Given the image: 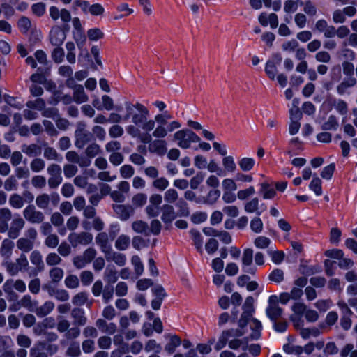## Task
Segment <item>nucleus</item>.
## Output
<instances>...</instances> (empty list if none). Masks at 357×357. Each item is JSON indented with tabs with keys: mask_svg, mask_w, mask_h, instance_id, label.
I'll return each mask as SVG.
<instances>
[{
	"mask_svg": "<svg viewBox=\"0 0 357 357\" xmlns=\"http://www.w3.org/2000/svg\"><path fill=\"white\" fill-rule=\"evenodd\" d=\"M126 114L123 120L131 119V121L137 126L141 127L146 132L152 131L155 128V121L148 120L149 116V109L142 104L137 102L132 104L130 102H125Z\"/></svg>",
	"mask_w": 357,
	"mask_h": 357,
	"instance_id": "obj_1",
	"label": "nucleus"
},
{
	"mask_svg": "<svg viewBox=\"0 0 357 357\" xmlns=\"http://www.w3.org/2000/svg\"><path fill=\"white\" fill-rule=\"evenodd\" d=\"M174 139L177 141L178 146L182 149H188L192 142H199L200 137L190 129H183L174 135Z\"/></svg>",
	"mask_w": 357,
	"mask_h": 357,
	"instance_id": "obj_2",
	"label": "nucleus"
},
{
	"mask_svg": "<svg viewBox=\"0 0 357 357\" xmlns=\"http://www.w3.org/2000/svg\"><path fill=\"white\" fill-rule=\"evenodd\" d=\"M58 351V347L44 341L37 342L30 349V357H48Z\"/></svg>",
	"mask_w": 357,
	"mask_h": 357,
	"instance_id": "obj_3",
	"label": "nucleus"
},
{
	"mask_svg": "<svg viewBox=\"0 0 357 357\" xmlns=\"http://www.w3.org/2000/svg\"><path fill=\"white\" fill-rule=\"evenodd\" d=\"M93 238V234L87 231L73 232L68 235V241L70 245L75 248L79 245L86 246L91 244Z\"/></svg>",
	"mask_w": 357,
	"mask_h": 357,
	"instance_id": "obj_4",
	"label": "nucleus"
},
{
	"mask_svg": "<svg viewBox=\"0 0 357 357\" xmlns=\"http://www.w3.org/2000/svg\"><path fill=\"white\" fill-rule=\"evenodd\" d=\"M47 172L50 175L47 180L48 185L50 189H56L62 183V169L61 167L55 163L48 166Z\"/></svg>",
	"mask_w": 357,
	"mask_h": 357,
	"instance_id": "obj_5",
	"label": "nucleus"
},
{
	"mask_svg": "<svg viewBox=\"0 0 357 357\" xmlns=\"http://www.w3.org/2000/svg\"><path fill=\"white\" fill-rule=\"evenodd\" d=\"M23 216L26 220L31 224H40L45 220L44 213L36 209L33 204L28 205L23 211Z\"/></svg>",
	"mask_w": 357,
	"mask_h": 357,
	"instance_id": "obj_6",
	"label": "nucleus"
},
{
	"mask_svg": "<svg viewBox=\"0 0 357 357\" xmlns=\"http://www.w3.org/2000/svg\"><path fill=\"white\" fill-rule=\"evenodd\" d=\"M75 146L78 149H83L93 139V134L84 128V126H78L75 131Z\"/></svg>",
	"mask_w": 357,
	"mask_h": 357,
	"instance_id": "obj_7",
	"label": "nucleus"
},
{
	"mask_svg": "<svg viewBox=\"0 0 357 357\" xmlns=\"http://www.w3.org/2000/svg\"><path fill=\"white\" fill-rule=\"evenodd\" d=\"M112 208L116 216L122 221L128 220L135 213V209L131 205L113 204Z\"/></svg>",
	"mask_w": 357,
	"mask_h": 357,
	"instance_id": "obj_8",
	"label": "nucleus"
},
{
	"mask_svg": "<svg viewBox=\"0 0 357 357\" xmlns=\"http://www.w3.org/2000/svg\"><path fill=\"white\" fill-rule=\"evenodd\" d=\"M253 260V250L251 248H247L244 250L243 257H242V263H243V270L244 272L248 273L255 275L257 271V268L255 266H250L252 264Z\"/></svg>",
	"mask_w": 357,
	"mask_h": 357,
	"instance_id": "obj_9",
	"label": "nucleus"
},
{
	"mask_svg": "<svg viewBox=\"0 0 357 357\" xmlns=\"http://www.w3.org/2000/svg\"><path fill=\"white\" fill-rule=\"evenodd\" d=\"M25 222L22 218L19 215L13 219L10 227L8 231V236L10 238H17L20 233V231L24 227Z\"/></svg>",
	"mask_w": 357,
	"mask_h": 357,
	"instance_id": "obj_10",
	"label": "nucleus"
},
{
	"mask_svg": "<svg viewBox=\"0 0 357 357\" xmlns=\"http://www.w3.org/2000/svg\"><path fill=\"white\" fill-rule=\"evenodd\" d=\"M95 241L102 253L106 254L108 251L112 250L111 240L107 233L104 231L99 232L96 236Z\"/></svg>",
	"mask_w": 357,
	"mask_h": 357,
	"instance_id": "obj_11",
	"label": "nucleus"
},
{
	"mask_svg": "<svg viewBox=\"0 0 357 357\" xmlns=\"http://www.w3.org/2000/svg\"><path fill=\"white\" fill-rule=\"evenodd\" d=\"M31 263L35 266L33 270V274L36 275L45 270V264L43 260V256L39 250H35L30 255Z\"/></svg>",
	"mask_w": 357,
	"mask_h": 357,
	"instance_id": "obj_12",
	"label": "nucleus"
},
{
	"mask_svg": "<svg viewBox=\"0 0 357 357\" xmlns=\"http://www.w3.org/2000/svg\"><path fill=\"white\" fill-rule=\"evenodd\" d=\"M66 37L65 32L59 26L52 28L50 32V41L54 46H61Z\"/></svg>",
	"mask_w": 357,
	"mask_h": 357,
	"instance_id": "obj_13",
	"label": "nucleus"
},
{
	"mask_svg": "<svg viewBox=\"0 0 357 357\" xmlns=\"http://www.w3.org/2000/svg\"><path fill=\"white\" fill-rule=\"evenodd\" d=\"M160 211L162 212L161 220L165 223H171L178 216L174 207L169 204L162 205L160 208Z\"/></svg>",
	"mask_w": 357,
	"mask_h": 357,
	"instance_id": "obj_14",
	"label": "nucleus"
},
{
	"mask_svg": "<svg viewBox=\"0 0 357 357\" xmlns=\"http://www.w3.org/2000/svg\"><path fill=\"white\" fill-rule=\"evenodd\" d=\"M71 317L73 319V324L77 326H84L87 322L84 310L82 308H73L70 312Z\"/></svg>",
	"mask_w": 357,
	"mask_h": 357,
	"instance_id": "obj_15",
	"label": "nucleus"
},
{
	"mask_svg": "<svg viewBox=\"0 0 357 357\" xmlns=\"http://www.w3.org/2000/svg\"><path fill=\"white\" fill-rule=\"evenodd\" d=\"M149 151L158 155H163L167 151V144L165 140L155 139L149 145Z\"/></svg>",
	"mask_w": 357,
	"mask_h": 357,
	"instance_id": "obj_16",
	"label": "nucleus"
},
{
	"mask_svg": "<svg viewBox=\"0 0 357 357\" xmlns=\"http://www.w3.org/2000/svg\"><path fill=\"white\" fill-rule=\"evenodd\" d=\"M107 261H114L116 265L123 266L126 262V257L124 254L112 251V249L105 254Z\"/></svg>",
	"mask_w": 357,
	"mask_h": 357,
	"instance_id": "obj_17",
	"label": "nucleus"
},
{
	"mask_svg": "<svg viewBox=\"0 0 357 357\" xmlns=\"http://www.w3.org/2000/svg\"><path fill=\"white\" fill-rule=\"evenodd\" d=\"M14 246V243L8 238H5L2 241L1 245L0 247V255L2 257L4 258V260L10 259Z\"/></svg>",
	"mask_w": 357,
	"mask_h": 357,
	"instance_id": "obj_18",
	"label": "nucleus"
},
{
	"mask_svg": "<svg viewBox=\"0 0 357 357\" xmlns=\"http://www.w3.org/2000/svg\"><path fill=\"white\" fill-rule=\"evenodd\" d=\"M220 190L218 189L211 190L206 196H201V204L213 205L220 197Z\"/></svg>",
	"mask_w": 357,
	"mask_h": 357,
	"instance_id": "obj_19",
	"label": "nucleus"
},
{
	"mask_svg": "<svg viewBox=\"0 0 357 357\" xmlns=\"http://www.w3.org/2000/svg\"><path fill=\"white\" fill-rule=\"evenodd\" d=\"M333 25H328L327 21L321 19L317 21L314 25V30L319 33H322L326 38H330Z\"/></svg>",
	"mask_w": 357,
	"mask_h": 357,
	"instance_id": "obj_20",
	"label": "nucleus"
},
{
	"mask_svg": "<svg viewBox=\"0 0 357 357\" xmlns=\"http://www.w3.org/2000/svg\"><path fill=\"white\" fill-rule=\"evenodd\" d=\"M54 308V303L52 301H45L41 306L36 307L34 312L39 317H43L49 314Z\"/></svg>",
	"mask_w": 357,
	"mask_h": 357,
	"instance_id": "obj_21",
	"label": "nucleus"
},
{
	"mask_svg": "<svg viewBox=\"0 0 357 357\" xmlns=\"http://www.w3.org/2000/svg\"><path fill=\"white\" fill-rule=\"evenodd\" d=\"M104 280L107 284L112 285L118 280V272L114 266H108L104 272Z\"/></svg>",
	"mask_w": 357,
	"mask_h": 357,
	"instance_id": "obj_22",
	"label": "nucleus"
},
{
	"mask_svg": "<svg viewBox=\"0 0 357 357\" xmlns=\"http://www.w3.org/2000/svg\"><path fill=\"white\" fill-rule=\"evenodd\" d=\"M73 101L77 104L86 102L89 100V97L86 94L84 87L82 85H78L77 88L73 90Z\"/></svg>",
	"mask_w": 357,
	"mask_h": 357,
	"instance_id": "obj_23",
	"label": "nucleus"
},
{
	"mask_svg": "<svg viewBox=\"0 0 357 357\" xmlns=\"http://www.w3.org/2000/svg\"><path fill=\"white\" fill-rule=\"evenodd\" d=\"M132 230L138 234H142L146 236L150 235L149 226L143 220H136L132 223Z\"/></svg>",
	"mask_w": 357,
	"mask_h": 357,
	"instance_id": "obj_24",
	"label": "nucleus"
},
{
	"mask_svg": "<svg viewBox=\"0 0 357 357\" xmlns=\"http://www.w3.org/2000/svg\"><path fill=\"white\" fill-rule=\"evenodd\" d=\"M282 312V309L278 305H268L266 310V315L272 321H275L280 318Z\"/></svg>",
	"mask_w": 357,
	"mask_h": 357,
	"instance_id": "obj_25",
	"label": "nucleus"
},
{
	"mask_svg": "<svg viewBox=\"0 0 357 357\" xmlns=\"http://www.w3.org/2000/svg\"><path fill=\"white\" fill-rule=\"evenodd\" d=\"M259 193L262 195L264 199H271L276 195V191L268 183L264 182L260 184Z\"/></svg>",
	"mask_w": 357,
	"mask_h": 357,
	"instance_id": "obj_26",
	"label": "nucleus"
},
{
	"mask_svg": "<svg viewBox=\"0 0 357 357\" xmlns=\"http://www.w3.org/2000/svg\"><path fill=\"white\" fill-rule=\"evenodd\" d=\"M17 247L23 253L31 251L34 247V241L27 238H20L17 241Z\"/></svg>",
	"mask_w": 357,
	"mask_h": 357,
	"instance_id": "obj_27",
	"label": "nucleus"
},
{
	"mask_svg": "<svg viewBox=\"0 0 357 357\" xmlns=\"http://www.w3.org/2000/svg\"><path fill=\"white\" fill-rule=\"evenodd\" d=\"M22 151L29 157L38 156L41 154L42 149L36 144L30 145L24 144L22 146Z\"/></svg>",
	"mask_w": 357,
	"mask_h": 357,
	"instance_id": "obj_28",
	"label": "nucleus"
},
{
	"mask_svg": "<svg viewBox=\"0 0 357 357\" xmlns=\"http://www.w3.org/2000/svg\"><path fill=\"white\" fill-rule=\"evenodd\" d=\"M339 127V123L337 117L335 115H330L326 121H325L321 126V130H337Z\"/></svg>",
	"mask_w": 357,
	"mask_h": 357,
	"instance_id": "obj_29",
	"label": "nucleus"
},
{
	"mask_svg": "<svg viewBox=\"0 0 357 357\" xmlns=\"http://www.w3.org/2000/svg\"><path fill=\"white\" fill-rule=\"evenodd\" d=\"M49 275L53 284H58L63 278L64 271L61 268L54 267L50 270Z\"/></svg>",
	"mask_w": 357,
	"mask_h": 357,
	"instance_id": "obj_30",
	"label": "nucleus"
},
{
	"mask_svg": "<svg viewBox=\"0 0 357 357\" xmlns=\"http://www.w3.org/2000/svg\"><path fill=\"white\" fill-rule=\"evenodd\" d=\"M250 328L252 331L250 334V337L252 340H257L261 335V331L262 328L261 324L256 319H252L250 323Z\"/></svg>",
	"mask_w": 357,
	"mask_h": 357,
	"instance_id": "obj_31",
	"label": "nucleus"
},
{
	"mask_svg": "<svg viewBox=\"0 0 357 357\" xmlns=\"http://www.w3.org/2000/svg\"><path fill=\"white\" fill-rule=\"evenodd\" d=\"M331 33L330 38H332L337 36L340 38H344L349 35L350 30L349 29L344 25L339 26L337 29H336L334 26H333V28L331 29Z\"/></svg>",
	"mask_w": 357,
	"mask_h": 357,
	"instance_id": "obj_32",
	"label": "nucleus"
},
{
	"mask_svg": "<svg viewBox=\"0 0 357 357\" xmlns=\"http://www.w3.org/2000/svg\"><path fill=\"white\" fill-rule=\"evenodd\" d=\"M238 164L242 172H249L253 169L255 161L251 158H243L238 160Z\"/></svg>",
	"mask_w": 357,
	"mask_h": 357,
	"instance_id": "obj_33",
	"label": "nucleus"
},
{
	"mask_svg": "<svg viewBox=\"0 0 357 357\" xmlns=\"http://www.w3.org/2000/svg\"><path fill=\"white\" fill-rule=\"evenodd\" d=\"M181 343V340L178 335H172L169 342L165 345V349L169 354H173Z\"/></svg>",
	"mask_w": 357,
	"mask_h": 357,
	"instance_id": "obj_34",
	"label": "nucleus"
},
{
	"mask_svg": "<svg viewBox=\"0 0 357 357\" xmlns=\"http://www.w3.org/2000/svg\"><path fill=\"white\" fill-rule=\"evenodd\" d=\"M130 237L125 234L120 235L115 242V247L119 250H126L130 245Z\"/></svg>",
	"mask_w": 357,
	"mask_h": 357,
	"instance_id": "obj_35",
	"label": "nucleus"
},
{
	"mask_svg": "<svg viewBox=\"0 0 357 357\" xmlns=\"http://www.w3.org/2000/svg\"><path fill=\"white\" fill-rule=\"evenodd\" d=\"M176 206L178 209L177 212L178 216L187 217L189 215L190 211L188 204L183 198L178 199L177 202L176 203Z\"/></svg>",
	"mask_w": 357,
	"mask_h": 357,
	"instance_id": "obj_36",
	"label": "nucleus"
},
{
	"mask_svg": "<svg viewBox=\"0 0 357 357\" xmlns=\"http://www.w3.org/2000/svg\"><path fill=\"white\" fill-rule=\"evenodd\" d=\"M259 207V199L257 197L252 199L250 201L245 203L244 209L247 213H255L257 212L258 215H260L261 211H258Z\"/></svg>",
	"mask_w": 357,
	"mask_h": 357,
	"instance_id": "obj_37",
	"label": "nucleus"
},
{
	"mask_svg": "<svg viewBox=\"0 0 357 357\" xmlns=\"http://www.w3.org/2000/svg\"><path fill=\"white\" fill-rule=\"evenodd\" d=\"M22 307L28 309L29 311L33 312L35 307L38 305V302L32 301L30 295H24L20 301Z\"/></svg>",
	"mask_w": 357,
	"mask_h": 357,
	"instance_id": "obj_38",
	"label": "nucleus"
},
{
	"mask_svg": "<svg viewBox=\"0 0 357 357\" xmlns=\"http://www.w3.org/2000/svg\"><path fill=\"white\" fill-rule=\"evenodd\" d=\"M11 282H6L3 285V289L6 294V298L8 301H16L19 296L11 288Z\"/></svg>",
	"mask_w": 357,
	"mask_h": 357,
	"instance_id": "obj_39",
	"label": "nucleus"
},
{
	"mask_svg": "<svg viewBox=\"0 0 357 357\" xmlns=\"http://www.w3.org/2000/svg\"><path fill=\"white\" fill-rule=\"evenodd\" d=\"M101 152V149L99 144L93 142L88 145L85 149V154L89 158H93Z\"/></svg>",
	"mask_w": 357,
	"mask_h": 357,
	"instance_id": "obj_40",
	"label": "nucleus"
},
{
	"mask_svg": "<svg viewBox=\"0 0 357 357\" xmlns=\"http://www.w3.org/2000/svg\"><path fill=\"white\" fill-rule=\"evenodd\" d=\"M9 204L14 208H21L24 204V198L17 193L13 194L9 198Z\"/></svg>",
	"mask_w": 357,
	"mask_h": 357,
	"instance_id": "obj_41",
	"label": "nucleus"
},
{
	"mask_svg": "<svg viewBox=\"0 0 357 357\" xmlns=\"http://www.w3.org/2000/svg\"><path fill=\"white\" fill-rule=\"evenodd\" d=\"M44 157L48 160L59 161L62 159L56 150L54 148L50 146H47L44 149Z\"/></svg>",
	"mask_w": 357,
	"mask_h": 357,
	"instance_id": "obj_42",
	"label": "nucleus"
},
{
	"mask_svg": "<svg viewBox=\"0 0 357 357\" xmlns=\"http://www.w3.org/2000/svg\"><path fill=\"white\" fill-rule=\"evenodd\" d=\"M4 189L6 191L17 190L18 188V181L14 175L10 176L6 179L3 183Z\"/></svg>",
	"mask_w": 357,
	"mask_h": 357,
	"instance_id": "obj_43",
	"label": "nucleus"
},
{
	"mask_svg": "<svg viewBox=\"0 0 357 357\" xmlns=\"http://www.w3.org/2000/svg\"><path fill=\"white\" fill-rule=\"evenodd\" d=\"M265 72L271 79L274 80L278 72L276 63L273 61H268L266 63Z\"/></svg>",
	"mask_w": 357,
	"mask_h": 357,
	"instance_id": "obj_44",
	"label": "nucleus"
},
{
	"mask_svg": "<svg viewBox=\"0 0 357 357\" xmlns=\"http://www.w3.org/2000/svg\"><path fill=\"white\" fill-rule=\"evenodd\" d=\"M64 56V50L60 46H56L51 54L52 59L56 63H61L63 61Z\"/></svg>",
	"mask_w": 357,
	"mask_h": 357,
	"instance_id": "obj_45",
	"label": "nucleus"
},
{
	"mask_svg": "<svg viewBox=\"0 0 357 357\" xmlns=\"http://www.w3.org/2000/svg\"><path fill=\"white\" fill-rule=\"evenodd\" d=\"M50 201V195L46 193H43L36 197V204L38 208L45 209L48 207Z\"/></svg>",
	"mask_w": 357,
	"mask_h": 357,
	"instance_id": "obj_46",
	"label": "nucleus"
},
{
	"mask_svg": "<svg viewBox=\"0 0 357 357\" xmlns=\"http://www.w3.org/2000/svg\"><path fill=\"white\" fill-rule=\"evenodd\" d=\"M88 300V295L86 292H79L75 294L72 298V303L76 306L84 305Z\"/></svg>",
	"mask_w": 357,
	"mask_h": 357,
	"instance_id": "obj_47",
	"label": "nucleus"
},
{
	"mask_svg": "<svg viewBox=\"0 0 357 357\" xmlns=\"http://www.w3.org/2000/svg\"><path fill=\"white\" fill-rule=\"evenodd\" d=\"M301 4L303 5V11L309 16H314L317 15V10L314 4L310 1L307 0L305 2L301 1Z\"/></svg>",
	"mask_w": 357,
	"mask_h": 357,
	"instance_id": "obj_48",
	"label": "nucleus"
},
{
	"mask_svg": "<svg viewBox=\"0 0 357 357\" xmlns=\"http://www.w3.org/2000/svg\"><path fill=\"white\" fill-rule=\"evenodd\" d=\"M309 188L314 191L317 196H320L322 194L321 181L319 177L313 178L309 185Z\"/></svg>",
	"mask_w": 357,
	"mask_h": 357,
	"instance_id": "obj_49",
	"label": "nucleus"
},
{
	"mask_svg": "<svg viewBox=\"0 0 357 357\" xmlns=\"http://www.w3.org/2000/svg\"><path fill=\"white\" fill-rule=\"evenodd\" d=\"M169 184V181L165 177H157L152 183V185L160 191L165 190Z\"/></svg>",
	"mask_w": 357,
	"mask_h": 357,
	"instance_id": "obj_50",
	"label": "nucleus"
},
{
	"mask_svg": "<svg viewBox=\"0 0 357 357\" xmlns=\"http://www.w3.org/2000/svg\"><path fill=\"white\" fill-rule=\"evenodd\" d=\"M64 283L68 289H76L79 285V280L77 275H69L66 278Z\"/></svg>",
	"mask_w": 357,
	"mask_h": 357,
	"instance_id": "obj_51",
	"label": "nucleus"
},
{
	"mask_svg": "<svg viewBox=\"0 0 357 357\" xmlns=\"http://www.w3.org/2000/svg\"><path fill=\"white\" fill-rule=\"evenodd\" d=\"M222 165L226 171L234 172L236 169V165L232 156H225L222 159Z\"/></svg>",
	"mask_w": 357,
	"mask_h": 357,
	"instance_id": "obj_52",
	"label": "nucleus"
},
{
	"mask_svg": "<svg viewBox=\"0 0 357 357\" xmlns=\"http://www.w3.org/2000/svg\"><path fill=\"white\" fill-rule=\"evenodd\" d=\"M147 201V195L144 193H137L132 199V203L135 207L143 206Z\"/></svg>",
	"mask_w": 357,
	"mask_h": 357,
	"instance_id": "obj_53",
	"label": "nucleus"
},
{
	"mask_svg": "<svg viewBox=\"0 0 357 357\" xmlns=\"http://www.w3.org/2000/svg\"><path fill=\"white\" fill-rule=\"evenodd\" d=\"M153 130V137L158 139L165 138L168 134L167 126H163L162 125H157Z\"/></svg>",
	"mask_w": 357,
	"mask_h": 357,
	"instance_id": "obj_54",
	"label": "nucleus"
},
{
	"mask_svg": "<svg viewBox=\"0 0 357 357\" xmlns=\"http://www.w3.org/2000/svg\"><path fill=\"white\" fill-rule=\"evenodd\" d=\"M3 264L6 267V271L10 275H16L20 271H22L17 265L16 262H12L10 261L9 260H5Z\"/></svg>",
	"mask_w": 357,
	"mask_h": 357,
	"instance_id": "obj_55",
	"label": "nucleus"
},
{
	"mask_svg": "<svg viewBox=\"0 0 357 357\" xmlns=\"http://www.w3.org/2000/svg\"><path fill=\"white\" fill-rule=\"evenodd\" d=\"M144 350L146 352L154 351L155 354H159L162 350V347L155 340L151 339L146 343Z\"/></svg>",
	"mask_w": 357,
	"mask_h": 357,
	"instance_id": "obj_56",
	"label": "nucleus"
},
{
	"mask_svg": "<svg viewBox=\"0 0 357 357\" xmlns=\"http://www.w3.org/2000/svg\"><path fill=\"white\" fill-rule=\"evenodd\" d=\"M268 279L274 282L280 283L284 280V272L280 268L274 269L268 275Z\"/></svg>",
	"mask_w": 357,
	"mask_h": 357,
	"instance_id": "obj_57",
	"label": "nucleus"
},
{
	"mask_svg": "<svg viewBox=\"0 0 357 357\" xmlns=\"http://www.w3.org/2000/svg\"><path fill=\"white\" fill-rule=\"evenodd\" d=\"M114 287L110 284H106L104 287V290L102 293V300L105 303H109L112 298L114 296Z\"/></svg>",
	"mask_w": 357,
	"mask_h": 357,
	"instance_id": "obj_58",
	"label": "nucleus"
},
{
	"mask_svg": "<svg viewBox=\"0 0 357 357\" xmlns=\"http://www.w3.org/2000/svg\"><path fill=\"white\" fill-rule=\"evenodd\" d=\"M149 241L144 239L142 236H135L132 238V245L136 250H140L142 248L147 247Z\"/></svg>",
	"mask_w": 357,
	"mask_h": 357,
	"instance_id": "obj_59",
	"label": "nucleus"
},
{
	"mask_svg": "<svg viewBox=\"0 0 357 357\" xmlns=\"http://www.w3.org/2000/svg\"><path fill=\"white\" fill-rule=\"evenodd\" d=\"M192 238L193 239L194 245L199 250H202V238L199 231L197 229H191L190 231Z\"/></svg>",
	"mask_w": 357,
	"mask_h": 357,
	"instance_id": "obj_60",
	"label": "nucleus"
},
{
	"mask_svg": "<svg viewBox=\"0 0 357 357\" xmlns=\"http://www.w3.org/2000/svg\"><path fill=\"white\" fill-rule=\"evenodd\" d=\"M132 264L134 266L135 272L137 276H139L142 274L144 271V266L141 261V259L139 256L134 255L131 259Z\"/></svg>",
	"mask_w": 357,
	"mask_h": 357,
	"instance_id": "obj_61",
	"label": "nucleus"
},
{
	"mask_svg": "<svg viewBox=\"0 0 357 357\" xmlns=\"http://www.w3.org/2000/svg\"><path fill=\"white\" fill-rule=\"evenodd\" d=\"M66 354L71 357H78L81 354L79 344L74 342L70 344L66 350Z\"/></svg>",
	"mask_w": 357,
	"mask_h": 357,
	"instance_id": "obj_62",
	"label": "nucleus"
},
{
	"mask_svg": "<svg viewBox=\"0 0 357 357\" xmlns=\"http://www.w3.org/2000/svg\"><path fill=\"white\" fill-rule=\"evenodd\" d=\"M178 194L175 189H168L164 194V199L167 203H174L178 200Z\"/></svg>",
	"mask_w": 357,
	"mask_h": 357,
	"instance_id": "obj_63",
	"label": "nucleus"
},
{
	"mask_svg": "<svg viewBox=\"0 0 357 357\" xmlns=\"http://www.w3.org/2000/svg\"><path fill=\"white\" fill-rule=\"evenodd\" d=\"M45 166V161L41 158H35L30 163L31 169L33 172H40Z\"/></svg>",
	"mask_w": 357,
	"mask_h": 357,
	"instance_id": "obj_64",
	"label": "nucleus"
}]
</instances>
